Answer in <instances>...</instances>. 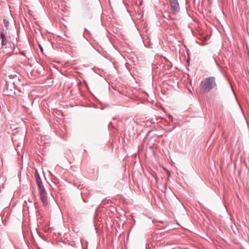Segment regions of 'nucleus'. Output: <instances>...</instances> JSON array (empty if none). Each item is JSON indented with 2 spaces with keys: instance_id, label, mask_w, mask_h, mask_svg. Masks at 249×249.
Instances as JSON below:
<instances>
[{
  "instance_id": "nucleus-4",
  "label": "nucleus",
  "mask_w": 249,
  "mask_h": 249,
  "mask_svg": "<svg viewBox=\"0 0 249 249\" xmlns=\"http://www.w3.org/2000/svg\"><path fill=\"white\" fill-rule=\"evenodd\" d=\"M10 80L7 82L10 84H12L14 87H17L18 85L20 83V79L18 76L16 74H11L9 76Z\"/></svg>"
},
{
  "instance_id": "nucleus-7",
  "label": "nucleus",
  "mask_w": 249,
  "mask_h": 249,
  "mask_svg": "<svg viewBox=\"0 0 249 249\" xmlns=\"http://www.w3.org/2000/svg\"><path fill=\"white\" fill-rule=\"evenodd\" d=\"M3 24H4V26L6 27V28H7L9 26V21L6 19H3Z\"/></svg>"
},
{
  "instance_id": "nucleus-5",
  "label": "nucleus",
  "mask_w": 249,
  "mask_h": 249,
  "mask_svg": "<svg viewBox=\"0 0 249 249\" xmlns=\"http://www.w3.org/2000/svg\"><path fill=\"white\" fill-rule=\"evenodd\" d=\"M35 178L38 189L44 188L42 180L37 171L35 172Z\"/></svg>"
},
{
  "instance_id": "nucleus-6",
  "label": "nucleus",
  "mask_w": 249,
  "mask_h": 249,
  "mask_svg": "<svg viewBox=\"0 0 249 249\" xmlns=\"http://www.w3.org/2000/svg\"><path fill=\"white\" fill-rule=\"evenodd\" d=\"M0 37L1 38V45L5 46L7 44V41L5 36V34L3 32H0Z\"/></svg>"
},
{
  "instance_id": "nucleus-2",
  "label": "nucleus",
  "mask_w": 249,
  "mask_h": 249,
  "mask_svg": "<svg viewBox=\"0 0 249 249\" xmlns=\"http://www.w3.org/2000/svg\"><path fill=\"white\" fill-rule=\"evenodd\" d=\"M170 9L172 13L174 15L178 13L180 11L179 4L178 0H168Z\"/></svg>"
},
{
  "instance_id": "nucleus-3",
  "label": "nucleus",
  "mask_w": 249,
  "mask_h": 249,
  "mask_svg": "<svg viewBox=\"0 0 249 249\" xmlns=\"http://www.w3.org/2000/svg\"><path fill=\"white\" fill-rule=\"evenodd\" d=\"M39 196L40 199L44 206L47 207L48 205L47 193L44 188H42L39 189Z\"/></svg>"
},
{
  "instance_id": "nucleus-9",
  "label": "nucleus",
  "mask_w": 249,
  "mask_h": 249,
  "mask_svg": "<svg viewBox=\"0 0 249 249\" xmlns=\"http://www.w3.org/2000/svg\"><path fill=\"white\" fill-rule=\"evenodd\" d=\"M6 94L7 95H10L9 94H8V93H7H7H6Z\"/></svg>"
},
{
  "instance_id": "nucleus-8",
  "label": "nucleus",
  "mask_w": 249,
  "mask_h": 249,
  "mask_svg": "<svg viewBox=\"0 0 249 249\" xmlns=\"http://www.w3.org/2000/svg\"><path fill=\"white\" fill-rule=\"evenodd\" d=\"M39 47H40V49L41 51H42L43 48L40 46H39Z\"/></svg>"
},
{
  "instance_id": "nucleus-1",
  "label": "nucleus",
  "mask_w": 249,
  "mask_h": 249,
  "mask_svg": "<svg viewBox=\"0 0 249 249\" xmlns=\"http://www.w3.org/2000/svg\"><path fill=\"white\" fill-rule=\"evenodd\" d=\"M200 87L204 92H210L211 89L216 87L215 78L213 76H210L203 79L201 82Z\"/></svg>"
}]
</instances>
